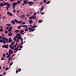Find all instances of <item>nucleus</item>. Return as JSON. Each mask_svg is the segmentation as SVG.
<instances>
[{
  "label": "nucleus",
  "instance_id": "obj_24",
  "mask_svg": "<svg viewBox=\"0 0 76 76\" xmlns=\"http://www.w3.org/2000/svg\"><path fill=\"white\" fill-rule=\"evenodd\" d=\"M14 21L16 23H18V20H16V19H15L14 20Z\"/></svg>",
  "mask_w": 76,
  "mask_h": 76
},
{
  "label": "nucleus",
  "instance_id": "obj_10",
  "mask_svg": "<svg viewBox=\"0 0 76 76\" xmlns=\"http://www.w3.org/2000/svg\"><path fill=\"white\" fill-rule=\"evenodd\" d=\"M20 33L21 34H22V35H23L24 34V33L23 32H24V31L23 30H20Z\"/></svg>",
  "mask_w": 76,
  "mask_h": 76
},
{
  "label": "nucleus",
  "instance_id": "obj_33",
  "mask_svg": "<svg viewBox=\"0 0 76 76\" xmlns=\"http://www.w3.org/2000/svg\"><path fill=\"white\" fill-rule=\"evenodd\" d=\"M20 27H21V26H18V29H20Z\"/></svg>",
  "mask_w": 76,
  "mask_h": 76
},
{
  "label": "nucleus",
  "instance_id": "obj_64",
  "mask_svg": "<svg viewBox=\"0 0 76 76\" xmlns=\"http://www.w3.org/2000/svg\"><path fill=\"white\" fill-rule=\"evenodd\" d=\"M8 64H9V63H10V61H8Z\"/></svg>",
  "mask_w": 76,
  "mask_h": 76
},
{
  "label": "nucleus",
  "instance_id": "obj_63",
  "mask_svg": "<svg viewBox=\"0 0 76 76\" xmlns=\"http://www.w3.org/2000/svg\"><path fill=\"white\" fill-rule=\"evenodd\" d=\"M21 42L23 41V39L22 38L21 39Z\"/></svg>",
  "mask_w": 76,
  "mask_h": 76
},
{
  "label": "nucleus",
  "instance_id": "obj_14",
  "mask_svg": "<svg viewBox=\"0 0 76 76\" xmlns=\"http://www.w3.org/2000/svg\"><path fill=\"white\" fill-rule=\"evenodd\" d=\"M21 26L22 27H26V28H28V27H27L26 25H21Z\"/></svg>",
  "mask_w": 76,
  "mask_h": 76
},
{
  "label": "nucleus",
  "instance_id": "obj_13",
  "mask_svg": "<svg viewBox=\"0 0 76 76\" xmlns=\"http://www.w3.org/2000/svg\"><path fill=\"white\" fill-rule=\"evenodd\" d=\"M28 3L29 4H34L33 2L32 1H29L28 2Z\"/></svg>",
  "mask_w": 76,
  "mask_h": 76
},
{
  "label": "nucleus",
  "instance_id": "obj_23",
  "mask_svg": "<svg viewBox=\"0 0 76 76\" xmlns=\"http://www.w3.org/2000/svg\"><path fill=\"white\" fill-rule=\"evenodd\" d=\"M11 23L12 24H15V21L13 20L11 21Z\"/></svg>",
  "mask_w": 76,
  "mask_h": 76
},
{
  "label": "nucleus",
  "instance_id": "obj_22",
  "mask_svg": "<svg viewBox=\"0 0 76 76\" xmlns=\"http://www.w3.org/2000/svg\"><path fill=\"white\" fill-rule=\"evenodd\" d=\"M32 17L33 18V19H35L36 18V16L33 15Z\"/></svg>",
  "mask_w": 76,
  "mask_h": 76
},
{
  "label": "nucleus",
  "instance_id": "obj_9",
  "mask_svg": "<svg viewBox=\"0 0 76 76\" xmlns=\"http://www.w3.org/2000/svg\"><path fill=\"white\" fill-rule=\"evenodd\" d=\"M8 35V37H11L13 35V34L11 32H9Z\"/></svg>",
  "mask_w": 76,
  "mask_h": 76
},
{
  "label": "nucleus",
  "instance_id": "obj_27",
  "mask_svg": "<svg viewBox=\"0 0 76 76\" xmlns=\"http://www.w3.org/2000/svg\"><path fill=\"white\" fill-rule=\"evenodd\" d=\"M22 21H18V23H22Z\"/></svg>",
  "mask_w": 76,
  "mask_h": 76
},
{
  "label": "nucleus",
  "instance_id": "obj_17",
  "mask_svg": "<svg viewBox=\"0 0 76 76\" xmlns=\"http://www.w3.org/2000/svg\"><path fill=\"white\" fill-rule=\"evenodd\" d=\"M29 23L30 24H31V23H32V20H29Z\"/></svg>",
  "mask_w": 76,
  "mask_h": 76
},
{
  "label": "nucleus",
  "instance_id": "obj_56",
  "mask_svg": "<svg viewBox=\"0 0 76 76\" xmlns=\"http://www.w3.org/2000/svg\"><path fill=\"white\" fill-rule=\"evenodd\" d=\"M3 56V57H6V56L5 55V54H4Z\"/></svg>",
  "mask_w": 76,
  "mask_h": 76
},
{
  "label": "nucleus",
  "instance_id": "obj_52",
  "mask_svg": "<svg viewBox=\"0 0 76 76\" xmlns=\"http://www.w3.org/2000/svg\"><path fill=\"white\" fill-rule=\"evenodd\" d=\"M25 31H28V29L26 28V29L25 30Z\"/></svg>",
  "mask_w": 76,
  "mask_h": 76
},
{
  "label": "nucleus",
  "instance_id": "obj_41",
  "mask_svg": "<svg viewBox=\"0 0 76 76\" xmlns=\"http://www.w3.org/2000/svg\"><path fill=\"white\" fill-rule=\"evenodd\" d=\"M50 1H49L48 2H47L45 4H49V3H50Z\"/></svg>",
  "mask_w": 76,
  "mask_h": 76
},
{
  "label": "nucleus",
  "instance_id": "obj_5",
  "mask_svg": "<svg viewBox=\"0 0 76 76\" xmlns=\"http://www.w3.org/2000/svg\"><path fill=\"white\" fill-rule=\"evenodd\" d=\"M4 5L5 6H10V5L9 4V2H4Z\"/></svg>",
  "mask_w": 76,
  "mask_h": 76
},
{
  "label": "nucleus",
  "instance_id": "obj_34",
  "mask_svg": "<svg viewBox=\"0 0 76 76\" xmlns=\"http://www.w3.org/2000/svg\"><path fill=\"white\" fill-rule=\"evenodd\" d=\"M15 50H16V51H18V49L16 48V47H15Z\"/></svg>",
  "mask_w": 76,
  "mask_h": 76
},
{
  "label": "nucleus",
  "instance_id": "obj_28",
  "mask_svg": "<svg viewBox=\"0 0 76 76\" xmlns=\"http://www.w3.org/2000/svg\"><path fill=\"white\" fill-rule=\"evenodd\" d=\"M10 7H6V9L7 10H9V9L8 8H9Z\"/></svg>",
  "mask_w": 76,
  "mask_h": 76
},
{
  "label": "nucleus",
  "instance_id": "obj_3",
  "mask_svg": "<svg viewBox=\"0 0 76 76\" xmlns=\"http://www.w3.org/2000/svg\"><path fill=\"white\" fill-rule=\"evenodd\" d=\"M16 5H17V3H15V2L13 3V8L14 10H15V6Z\"/></svg>",
  "mask_w": 76,
  "mask_h": 76
},
{
  "label": "nucleus",
  "instance_id": "obj_18",
  "mask_svg": "<svg viewBox=\"0 0 76 76\" xmlns=\"http://www.w3.org/2000/svg\"><path fill=\"white\" fill-rule=\"evenodd\" d=\"M4 4H3V3H1L0 4V6H1V7H3V6H4Z\"/></svg>",
  "mask_w": 76,
  "mask_h": 76
},
{
  "label": "nucleus",
  "instance_id": "obj_31",
  "mask_svg": "<svg viewBox=\"0 0 76 76\" xmlns=\"http://www.w3.org/2000/svg\"><path fill=\"white\" fill-rule=\"evenodd\" d=\"M21 24L22 25H25V22H21Z\"/></svg>",
  "mask_w": 76,
  "mask_h": 76
},
{
  "label": "nucleus",
  "instance_id": "obj_16",
  "mask_svg": "<svg viewBox=\"0 0 76 76\" xmlns=\"http://www.w3.org/2000/svg\"><path fill=\"white\" fill-rule=\"evenodd\" d=\"M3 40L4 41V40H5V41H7L8 40V39H7V38H3Z\"/></svg>",
  "mask_w": 76,
  "mask_h": 76
},
{
  "label": "nucleus",
  "instance_id": "obj_1",
  "mask_svg": "<svg viewBox=\"0 0 76 76\" xmlns=\"http://www.w3.org/2000/svg\"><path fill=\"white\" fill-rule=\"evenodd\" d=\"M17 38L18 39H21V37H20V33H18L17 34H16V37H15L13 38V40H14V42L16 40V38Z\"/></svg>",
  "mask_w": 76,
  "mask_h": 76
},
{
  "label": "nucleus",
  "instance_id": "obj_38",
  "mask_svg": "<svg viewBox=\"0 0 76 76\" xmlns=\"http://www.w3.org/2000/svg\"><path fill=\"white\" fill-rule=\"evenodd\" d=\"M20 3V1H18L17 2V4H19V3Z\"/></svg>",
  "mask_w": 76,
  "mask_h": 76
},
{
  "label": "nucleus",
  "instance_id": "obj_57",
  "mask_svg": "<svg viewBox=\"0 0 76 76\" xmlns=\"http://www.w3.org/2000/svg\"><path fill=\"white\" fill-rule=\"evenodd\" d=\"M24 4V3H23V4H21L22 6H23H23H25V4Z\"/></svg>",
  "mask_w": 76,
  "mask_h": 76
},
{
  "label": "nucleus",
  "instance_id": "obj_11",
  "mask_svg": "<svg viewBox=\"0 0 76 76\" xmlns=\"http://www.w3.org/2000/svg\"><path fill=\"white\" fill-rule=\"evenodd\" d=\"M9 53H11L12 54H13V51L12 50L10 49L9 50Z\"/></svg>",
  "mask_w": 76,
  "mask_h": 76
},
{
  "label": "nucleus",
  "instance_id": "obj_40",
  "mask_svg": "<svg viewBox=\"0 0 76 76\" xmlns=\"http://www.w3.org/2000/svg\"><path fill=\"white\" fill-rule=\"evenodd\" d=\"M19 48H22V45H19Z\"/></svg>",
  "mask_w": 76,
  "mask_h": 76
},
{
  "label": "nucleus",
  "instance_id": "obj_53",
  "mask_svg": "<svg viewBox=\"0 0 76 76\" xmlns=\"http://www.w3.org/2000/svg\"><path fill=\"white\" fill-rule=\"evenodd\" d=\"M12 58H9V59L8 60V61H9V60H12Z\"/></svg>",
  "mask_w": 76,
  "mask_h": 76
},
{
  "label": "nucleus",
  "instance_id": "obj_12",
  "mask_svg": "<svg viewBox=\"0 0 76 76\" xmlns=\"http://www.w3.org/2000/svg\"><path fill=\"white\" fill-rule=\"evenodd\" d=\"M20 18H25V14H23V15H21L20 16Z\"/></svg>",
  "mask_w": 76,
  "mask_h": 76
},
{
  "label": "nucleus",
  "instance_id": "obj_32",
  "mask_svg": "<svg viewBox=\"0 0 76 76\" xmlns=\"http://www.w3.org/2000/svg\"><path fill=\"white\" fill-rule=\"evenodd\" d=\"M1 31V32H3V29L0 28V32Z\"/></svg>",
  "mask_w": 76,
  "mask_h": 76
},
{
  "label": "nucleus",
  "instance_id": "obj_45",
  "mask_svg": "<svg viewBox=\"0 0 76 76\" xmlns=\"http://www.w3.org/2000/svg\"><path fill=\"white\" fill-rule=\"evenodd\" d=\"M18 72H20L21 70V69H18Z\"/></svg>",
  "mask_w": 76,
  "mask_h": 76
},
{
  "label": "nucleus",
  "instance_id": "obj_7",
  "mask_svg": "<svg viewBox=\"0 0 76 76\" xmlns=\"http://www.w3.org/2000/svg\"><path fill=\"white\" fill-rule=\"evenodd\" d=\"M28 29H29V30H30V31H32V32H33L34 31H35V29H33L31 27H29L28 28Z\"/></svg>",
  "mask_w": 76,
  "mask_h": 76
},
{
  "label": "nucleus",
  "instance_id": "obj_54",
  "mask_svg": "<svg viewBox=\"0 0 76 76\" xmlns=\"http://www.w3.org/2000/svg\"><path fill=\"white\" fill-rule=\"evenodd\" d=\"M3 38V37L2 36H0V39H2Z\"/></svg>",
  "mask_w": 76,
  "mask_h": 76
},
{
  "label": "nucleus",
  "instance_id": "obj_58",
  "mask_svg": "<svg viewBox=\"0 0 76 76\" xmlns=\"http://www.w3.org/2000/svg\"><path fill=\"white\" fill-rule=\"evenodd\" d=\"M42 4V2H41L40 3V5H41V4Z\"/></svg>",
  "mask_w": 76,
  "mask_h": 76
},
{
  "label": "nucleus",
  "instance_id": "obj_2",
  "mask_svg": "<svg viewBox=\"0 0 76 76\" xmlns=\"http://www.w3.org/2000/svg\"><path fill=\"white\" fill-rule=\"evenodd\" d=\"M15 44V42H12L11 43V45H10V48H11L12 50H14V49L15 48V47H16V46L18 45V44L17 43H16L15 44V45H14V46H12L13 45Z\"/></svg>",
  "mask_w": 76,
  "mask_h": 76
},
{
  "label": "nucleus",
  "instance_id": "obj_19",
  "mask_svg": "<svg viewBox=\"0 0 76 76\" xmlns=\"http://www.w3.org/2000/svg\"><path fill=\"white\" fill-rule=\"evenodd\" d=\"M20 31L19 30H15V31H14L15 32V33H18V32H19Z\"/></svg>",
  "mask_w": 76,
  "mask_h": 76
},
{
  "label": "nucleus",
  "instance_id": "obj_4",
  "mask_svg": "<svg viewBox=\"0 0 76 76\" xmlns=\"http://www.w3.org/2000/svg\"><path fill=\"white\" fill-rule=\"evenodd\" d=\"M9 45H3L2 46V47L3 48H8Z\"/></svg>",
  "mask_w": 76,
  "mask_h": 76
},
{
  "label": "nucleus",
  "instance_id": "obj_55",
  "mask_svg": "<svg viewBox=\"0 0 76 76\" xmlns=\"http://www.w3.org/2000/svg\"><path fill=\"white\" fill-rule=\"evenodd\" d=\"M6 55H7V56H9V54H8V53H6Z\"/></svg>",
  "mask_w": 76,
  "mask_h": 76
},
{
  "label": "nucleus",
  "instance_id": "obj_6",
  "mask_svg": "<svg viewBox=\"0 0 76 76\" xmlns=\"http://www.w3.org/2000/svg\"><path fill=\"white\" fill-rule=\"evenodd\" d=\"M7 15L8 16H12V13L11 12H10L8 11L7 12Z\"/></svg>",
  "mask_w": 76,
  "mask_h": 76
},
{
  "label": "nucleus",
  "instance_id": "obj_50",
  "mask_svg": "<svg viewBox=\"0 0 76 76\" xmlns=\"http://www.w3.org/2000/svg\"><path fill=\"white\" fill-rule=\"evenodd\" d=\"M23 44V42H22L20 44L21 45H22Z\"/></svg>",
  "mask_w": 76,
  "mask_h": 76
},
{
  "label": "nucleus",
  "instance_id": "obj_59",
  "mask_svg": "<svg viewBox=\"0 0 76 76\" xmlns=\"http://www.w3.org/2000/svg\"><path fill=\"white\" fill-rule=\"evenodd\" d=\"M18 73V70H17L16 71V73Z\"/></svg>",
  "mask_w": 76,
  "mask_h": 76
},
{
  "label": "nucleus",
  "instance_id": "obj_8",
  "mask_svg": "<svg viewBox=\"0 0 76 76\" xmlns=\"http://www.w3.org/2000/svg\"><path fill=\"white\" fill-rule=\"evenodd\" d=\"M13 29V27H9V28L8 30V32H12V30Z\"/></svg>",
  "mask_w": 76,
  "mask_h": 76
},
{
  "label": "nucleus",
  "instance_id": "obj_46",
  "mask_svg": "<svg viewBox=\"0 0 76 76\" xmlns=\"http://www.w3.org/2000/svg\"><path fill=\"white\" fill-rule=\"evenodd\" d=\"M34 16H35V15H37V12H35L34 13Z\"/></svg>",
  "mask_w": 76,
  "mask_h": 76
},
{
  "label": "nucleus",
  "instance_id": "obj_62",
  "mask_svg": "<svg viewBox=\"0 0 76 76\" xmlns=\"http://www.w3.org/2000/svg\"><path fill=\"white\" fill-rule=\"evenodd\" d=\"M11 37H10L9 38V40H11Z\"/></svg>",
  "mask_w": 76,
  "mask_h": 76
},
{
  "label": "nucleus",
  "instance_id": "obj_61",
  "mask_svg": "<svg viewBox=\"0 0 76 76\" xmlns=\"http://www.w3.org/2000/svg\"><path fill=\"white\" fill-rule=\"evenodd\" d=\"M19 41L18 40H17L16 41V42H19Z\"/></svg>",
  "mask_w": 76,
  "mask_h": 76
},
{
  "label": "nucleus",
  "instance_id": "obj_35",
  "mask_svg": "<svg viewBox=\"0 0 76 76\" xmlns=\"http://www.w3.org/2000/svg\"><path fill=\"white\" fill-rule=\"evenodd\" d=\"M1 60H4V58H3V57H2L1 58Z\"/></svg>",
  "mask_w": 76,
  "mask_h": 76
},
{
  "label": "nucleus",
  "instance_id": "obj_37",
  "mask_svg": "<svg viewBox=\"0 0 76 76\" xmlns=\"http://www.w3.org/2000/svg\"><path fill=\"white\" fill-rule=\"evenodd\" d=\"M0 42H3V40L2 39L0 40Z\"/></svg>",
  "mask_w": 76,
  "mask_h": 76
},
{
  "label": "nucleus",
  "instance_id": "obj_47",
  "mask_svg": "<svg viewBox=\"0 0 76 76\" xmlns=\"http://www.w3.org/2000/svg\"><path fill=\"white\" fill-rule=\"evenodd\" d=\"M2 18L3 19H5V16H3Z\"/></svg>",
  "mask_w": 76,
  "mask_h": 76
},
{
  "label": "nucleus",
  "instance_id": "obj_15",
  "mask_svg": "<svg viewBox=\"0 0 76 76\" xmlns=\"http://www.w3.org/2000/svg\"><path fill=\"white\" fill-rule=\"evenodd\" d=\"M24 4H27V3H28V2H27V1L26 0H24L23 1Z\"/></svg>",
  "mask_w": 76,
  "mask_h": 76
},
{
  "label": "nucleus",
  "instance_id": "obj_42",
  "mask_svg": "<svg viewBox=\"0 0 76 76\" xmlns=\"http://www.w3.org/2000/svg\"><path fill=\"white\" fill-rule=\"evenodd\" d=\"M12 41H13V40H12V39L9 40V42H12Z\"/></svg>",
  "mask_w": 76,
  "mask_h": 76
},
{
  "label": "nucleus",
  "instance_id": "obj_43",
  "mask_svg": "<svg viewBox=\"0 0 76 76\" xmlns=\"http://www.w3.org/2000/svg\"><path fill=\"white\" fill-rule=\"evenodd\" d=\"M9 68H6L5 69L6 70H9Z\"/></svg>",
  "mask_w": 76,
  "mask_h": 76
},
{
  "label": "nucleus",
  "instance_id": "obj_49",
  "mask_svg": "<svg viewBox=\"0 0 76 76\" xmlns=\"http://www.w3.org/2000/svg\"><path fill=\"white\" fill-rule=\"evenodd\" d=\"M44 13H45L43 12H42L41 13V14L42 15H44Z\"/></svg>",
  "mask_w": 76,
  "mask_h": 76
},
{
  "label": "nucleus",
  "instance_id": "obj_36",
  "mask_svg": "<svg viewBox=\"0 0 76 76\" xmlns=\"http://www.w3.org/2000/svg\"><path fill=\"white\" fill-rule=\"evenodd\" d=\"M5 34H7L8 33V31L7 30H6L5 31Z\"/></svg>",
  "mask_w": 76,
  "mask_h": 76
},
{
  "label": "nucleus",
  "instance_id": "obj_39",
  "mask_svg": "<svg viewBox=\"0 0 76 76\" xmlns=\"http://www.w3.org/2000/svg\"><path fill=\"white\" fill-rule=\"evenodd\" d=\"M13 62L10 63V66H12V64H13Z\"/></svg>",
  "mask_w": 76,
  "mask_h": 76
},
{
  "label": "nucleus",
  "instance_id": "obj_20",
  "mask_svg": "<svg viewBox=\"0 0 76 76\" xmlns=\"http://www.w3.org/2000/svg\"><path fill=\"white\" fill-rule=\"evenodd\" d=\"M43 9H44V7H41V9L40 10V12L41 11H42V10H43Z\"/></svg>",
  "mask_w": 76,
  "mask_h": 76
},
{
  "label": "nucleus",
  "instance_id": "obj_25",
  "mask_svg": "<svg viewBox=\"0 0 76 76\" xmlns=\"http://www.w3.org/2000/svg\"><path fill=\"white\" fill-rule=\"evenodd\" d=\"M38 26H32V28H36V27H37Z\"/></svg>",
  "mask_w": 76,
  "mask_h": 76
},
{
  "label": "nucleus",
  "instance_id": "obj_21",
  "mask_svg": "<svg viewBox=\"0 0 76 76\" xmlns=\"http://www.w3.org/2000/svg\"><path fill=\"white\" fill-rule=\"evenodd\" d=\"M38 22L39 23H40L41 22H42V20H39Z\"/></svg>",
  "mask_w": 76,
  "mask_h": 76
},
{
  "label": "nucleus",
  "instance_id": "obj_48",
  "mask_svg": "<svg viewBox=\"0 0 76 76\" xmlns=\"http://www.w3.org/2000/svg\"><path fill=\"white\" fill-rule=\"evenodd\" d=\"M10 57V56L8 55L7 57V58H9Z\"/></svg>",
  "mask_w": 76,
  "mask_h": 76
},
{
  "label": "nucleus",
  "instance_id": "obj_29",
  "mask_svg": "<svg viewBox=\"0 0 76 76\" xmlns=\"http://www.w3.org/2000/svg\"><path fill=\"white\" fill-rule=\"evenodd\" d=\"M6 41L4 40V41H3V44H6Z\"/></svg>",
  "mask_w": 76,
  "mask_h": 76
},
{
  "label": "nucleus",
  "instance_id": "obj_30",
  "mask_svg": "<svg viewBox=\"0 0 76 76\" xmlns=\"http://www.w3.org/2000/svg\"><path fill=\"white\" fill-rule=\"evenodd\" d=\"M29 19H33L32 16L30 17V18H29Z\"/></svg>",
  "mask_w": 76,
  "mask_h": 76
},
{
  "label": "nucleus",
  "instance_id": "obj_51",
  "mask_svg": "<svg viewBox=\"0 0 76 76\" xmlns=\"http://www.w3.org/2000/svg\"><path fill=\"white\" fill-rule=\"evenodd\" d=\"M8 29H9V26H7L6 28V29H7V30H8Z\"/></svg>",
  "mask_w": 76,
  "mask_h": 76
},
{
  "label": "nucleus",
  "instance_id": "obj_44",
  "mask_svg": "<svg viewBox=\"0 0 76 76\" xmlns=\"http://www.w3.org/2000/svg\"><path fill=\"white\" fill-rule=\"evenodd\" d=\"M43 2V3H46L47 2V1L45 0H44Z\"/></svg>",
  "mask_w": 76,
  "mask_h": 76
},
{
  "label": "nucleus",
  "instance_id": "obj_26",
  "mask_svg": "<svg viewBox=\"0 0 76 76\" xmlns=\"http://www.w3.org/2000/svg\"><path fill=\"white\" fill-rule=\"evenodd\" d=\"M7 25L8 26H12V25L10 24H7Z\"/></svg>",
  "mask_w": 76,
  "mask_h": 76
},
{
  "label": "nucleus",
  "instance_id": "obj_60",
  "mask_svg": "<svg viewBox=\"0 0 76 76\" xmlns=\"http://www.w3.org/2000/svg\"><path fill=\"white\" fill-rule=\"evenodd\" d=\"M11 55V53H9L8 56H10Z\"/></svg>",
  "mask_w": 76,
  "mask_h": 76
}]
</instances>
